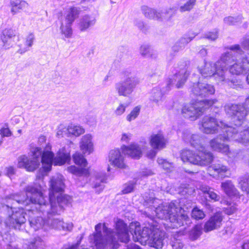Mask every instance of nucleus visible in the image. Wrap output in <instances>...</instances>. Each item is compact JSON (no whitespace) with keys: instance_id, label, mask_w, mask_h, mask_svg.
<instances>
[{"instance_id":"aec40b11","label":"nucleus","mask_w":249,"mask_h":249,"mask_svg":"<svg viewBox=\"0 0 249 249\" xmlns=\"http://www.w3.org/2000/svg\"><path fill=\"white\" fill-rule=\"evenodd\" d=\"M93 137L90 134H86L80 139L79 147L83 154L89 155L93 151Z\"/></svg>"},{"instance_id":"8fccbe9b","label":"nucleus","mask_w":249,"mask_h":249,"mask_svg":"<svg viewBox=\"0 0 249 249\" xmlns=\"http://www.w3.org/2000/svg\"><path fill=\"white\" fill-rule=\"evenodd\" d=\"M226 83L228 84L229 86L232 87L233 88H237L238 87H241L242 86L241 83V81L238 80H230L228 79H226L225 78V80L221 82H219V83Z\"/></svg>"},{"instance_id":"0e129e2a","label":"nucleus","mask_w":249,"mask_h":249,"mask_svg":"<svg viewBox=\"0 0 249 249\" xmlns=\"http://www.w3.org/2000/svg\"><path fill=\"white\" fill-rule=\"evenodd\" d=\"M105 180H106L105 176H103L102 177H99V178L96 177V182L95 183L94 187L95 188L101 187V189H103V187H102V185H101V183L104 182Z\"/></svg>"},{"instance_id":"774afa93","label":"nucleus","mask_w":249,"mask_h":249,"mask_svg":"<svg viewBox=\"0 0 249 249\" xmlns=\"http://www.w3.org/2000/svg\"><path fill=\"white\" fill-rule=\"evenodd\" d=\"M157 149H153L150 150L149 151H148L147 153V156L150 159H153L154 158L156 154H157V151H156Z\"/></svg>"},{"instance_id":"5fc2aeb1","label":"nucleus","mask_w":249,"mask_h":249,"mask_svg":"<svg viewBox=\"0 0 249 249\" xmlns=\"http://www.w3.org/2000/svg\"><path fill=\"white\" fill-rule=\"evenodd\" d=\"M127 106L124 104H120L114 111V113L117 116L122 115L125 111Z\"/></svg>"},{"instance_id":"72a5a7b5","label":"nucleus","mask_w":249,"mask_h":249,"mask_svg":"<svg viewBox=\"0 0 249 249\" xmlns=\"http://www.w3.org/2000/svg\"><path fill=\"white\" fill-rule=\"evenodd\" d=\"M71 25L72 24L61 19V26L60 27L61 33L66 37L70 38L72 35Z\"/></svg>"},{"instance_id":"473e14b6","label":"nucleus","mask_w":249,"mask_h":249,"mask_svg":"<svg viewBox=\"0 0 249 249\" xmlns=\"http://www.w3.org/2000/svg\"><path fill=\"white\" fill-rule=\"evenodd\" d=\"M194 37H183L178 39L176 41L172 47V49L175 52H178L190 42Z\"/></svg>"},{"instance_id":"09e8293b","label":"nucleus","mask_w":249,"mask_h":249,"mask_svg":"<svg viewBox=\"0 0 249 249\" xmlns=\"http://www.w3.org/2000/svg\"><path fill=\"white\" fill-rule=\"evenodd\" d=\"M170 245L172 249H182L184 246L181 240L175 237L171 240Z\"/></svg>"},{"instance_id":"680f3d73","label":"nucleus","mask_w":249,"mask_h":249,"mask_svg":"<svg viewBox=\"0 0 249 249\" xmlns=\"http://www.w3.org/2000/svg\"><path fill=\"white\" fill-rule=\"evenodd\" d=\"M237 211V208L235 205L228 207L224 209V212L228 215H231L235 213Z\"/></svg>"},{"instance_id":"6ab92c4d","label":"nucleus","mask_w":249,"mask_h":249,"mask_svg":"<svg viewBox=\"0 0 249 249\" xmlns=\"http://www.w3.org/2000/svg\"><path fill=\"white\" fill-rule=\"evenodd\" d=\"M223 216L221 213L217 212L211 216L204 226L205 232H209L220 228L222 225Z\"/></svg>"},{"instance_id":"1a4fd4ad","label":"nucleus","mask_w":249,"mask_h":249,"mask_svg":"<svg viewBox=\"0 0 249 249\" xmlns=\"http://www.w3.org/2000/svg\"><path fill=\"white\" fill-rule=\"evenodd\" d=\"M180 158L183 162H189L201 166L209 165L213 160V155L211 152H198L196 153L188 149L181 151Z\"/></svg>"},{"instance_id":"a878e982","label":"nucleus","mask_w":249,"mask_h":249,"mask_svg":"<svg viewBox=\"0 0 249 249\" xmlns=\"http://www.w3.org/2000/svg\"><path fill=\"white\" fill-rule=\"evenodd\" d=\"M216 62L213 63L212 62H206L203 67H199V71L201 74L204 77L213 76L215 78L216 73Z\"/></svg>"},{"instance_id":"f03ea898","label":"nucleus","mask_w":249,"mask_h":249,"mask_svg":"<svg viewBox=\"0 0 249 249\" xmlns=\"http://www.w3.org/2000/svg\"><path fill=\"white\" fill-rule=\"evenodd\" d=\"M114 232L111 229L106 226V223H98L95 227V232L90 236V240L98 249H103L106 246L110 245L112 248H118V240L124 243H127L129 240L126 224L120 219H114Z\"/></svg>"},{"instance_id":"4be33fe9","label":"nucleus","mask_w":249,"mask_h":249,"mask_svg":"<svg viewBox=\"0 0 249 249\" xmlns=\"http://www.w3.org/2000/svg\"><path fill=\"white\" fill-rule=\"evenodd\" d=\"M166 143L167 140L161 132L153 134L150 136V144L154 149H162L165 147Z\"/></svg>"},{"instance_id":"393cba45","label":"nucleus","mask_w":249,"mask_h":249,"mask_svg":"<svg viewBox=\"0 0 249 249\" xmlns=\"http://www.w3.org/2000/svg\"><path fill=\"white\" fill-rule=\"evenodd\" d=\"M11 11L16 14L21 11H26L29 9V4L24 0H11Z\"/></svg>"},{"instance_id":"423d86ee","label":"nucleus","mask_w":249,"mask_h":249,"mask_svg":"<svg viewBox=\"0 0 249 249\" xmlns=\"http://www.w3.org/2000/svg\"><path fill=\"white\" fill-rule=\"evenodd\" d=\"M232 128L234 129L229 131L226 136L216 137L210 142V145L213 150L221 152L230 158H233V156L230 150L229 146L222 143V141H234L243 144L249 142V127L243 130L239 126L236 128L232 126Z\"/></svg>"},{"instance_id":"ddd939ff","label":"nucleus","mask_w":249,"mask_h":249,"mask_svg":"<svg viewBox=\"0 0 249 249\" xmlns=\"http://www.w3.org/2000/svg\"><path fill=\"white\" fill-rule=\"evenodd\" d=\"M72 157L74 163L80 166V167L71 165L68 167V171L79 177L88 176L89 174V169L86 167L87 162L83 155L80 153L76 152L73 154Z\"/></svg>"},{"instance_id":"052dcab7","label":"nucleus","mask_w":249,"mask_h":249,"mask_svg":"<svg viewBox=\"0 0 249 249\" xmlns=\"http://www.w3.org/2000/svg\"><path fill=\"white\" fill-rule=\"evenodd\" d=\"M0 134L2 137H9L12 134V132L8 128L3 127L0 129Z\"/></svg>"},{"instance_id":"f704fd0d","label":"nucleus","mask_w":249,"mask_h":249,"mask_svg":"<svg viewBox=\"0 0 249 249\" xmlns=\"http://www.w3.org/2000/svg\"><path fill=\"white\" fill-rule=\"evenodd\" d=\"M140 53L144 57L156 58L157 53L153 49H151L150 46L143 44L140 47Z\"/></svg>"},{"instance_id":"338daca9","label":"nucleus","mask_w":249,"mask_h":249,"mask_svg":"<svg viewBox=\"0 0 249 249\" xmlns=\"http://www.w3.org/2000/svg\"><path fill=\"white\" fill-rule=\"evenodd\" d=\"M6 175L9 177L15 174L16 169L12 166H9L6 168Z\"/></svg>"},{"instance_id":"f257e3e1","label":"nucleus","mask_w":249,"mask_h":249,"mask_svg":"<svg viewBox=\"0 0 249 249\" xmlns=\"http://www.w3.org/2000/svg\"><path fill=\"white\" fill-rule=\"evenodd\" d=\"M44 174H38L36 176L34 185H28L24 188L27 194L31 196L28 198L27 195L23 193L11 194L5 197L6 204H0V209L2 211H9L13 209L16 203L28 205L31 202L36 205V209L43 213L48 214H59L63 208L70 203L71 198L66 195H63L65 185L64 178L62 175L53 177L50 181V187L51 190L50 195V204L48 203V198L43 195V191L46 185L43 180Z\"/></svg>"},{"instance_id":"37998d69","label":"nucleus","mask_w":249,"mask_h":249,"mask_svg":"<svg viewBox=\"0 0 249 249\" xmlns=\"http://www.w3.org/2000/svg\"><path fill=\"white\" fill-rule=\"evenodd\" d=\"M15 33L14 31L11 29H5L2 32V35L1 36V40L3 42V45L8 42L9 39L14 36Z\"/></svg>"},{"instance_id":"20e7f679","label":"nucleus","mask_w":249,"mask_h":249,"mask_svg":"<svg viewBox=\"0 0 249 249\" xmlns=\"http://www.w3.org/2000/svg\"><path fill=\"white\" fill-rule=\"evenodd\" d=\"M130 229L135 242H139L142 244H147L156 249L162 248L165 232L160 230L157 226L149 225L141 230L139 224H132L130 225Z\"/></svg>"},{"instance_id":"a18cd8bd","label":"nucleus","mask_w":249,"mask_h":249,"mask_svg":"<svg viewBox=\"0 0 249 249\" xmlns=\"http://www.w3.org/2000/svg\"><path fill=\"white\" fill-rule=\"evenodd\" d=\"M241 189L247 194L249 193V175H247L239 182Z\"/></svg>"},{"instance_id":"6e6552de","label":"nucleus","mask_w":249,"mask_h":249,"mask_svg":"<svg viewBox=\"0 0 249 249\" xmlns=\"http://www.w3.org/2000/svg\"><path fill=\"white\" fill-rule=\"evenodd\" d=\"M201 125L200 128L201 131L206 134H215L222 131L228 135L229 131L234 129L232 126L229 125L223 121H219L215 117L210 115L205 116L202 118ZM223 135L226 136L225 133ZM220 136H222L220 135L218 137L219 138Z\"/></svg>"},{"instance_id":"c85d7f7f","label":"nucleus","mask_w":249,"mask_h":249,"mask_svg":"<svg viewBox=\"0 0 249 249\" xmlns=\"http://www.w3.org/2000/svg\"><path fill=\"white\" fill-rule=\"evenodd\" d=\"M80 11V8L71 6L67 11L64 18L61 19L72 24L74 21L78 18Z\"/></svg>"},{"instance_id":"cd10ccee","label":"nucleus","mask_w":249,"mask_h":249,"mask_svg":"<svg viewBox=\"0 0 249 249\" xmlns=\"http://www.w3.org/2000/svg\"><path fill=\"white\" fill-rule=\"evenodd\" d=\"M124 151L125 154L136 159H139L142 155V149L137 144H132L126 147Z\"/></svg>"},{"instance_id":"bb28decb","label":"nucleus","mask_w":249,"mask_h":249,"mask_svg":"<svg viewBox=\"0 0 249 249\" xmlns=\"http://www.w3.org/2000/svg\"><path fill=\"white\" fill-rule=\"evenodd\" d=\"M70 159L69 153L66 151L64 147H63L57 152L56 156L53 160V164L54 165H62L69 161Z\"/></svg>"},{"instance_id":"f3484780","label":"nucleus","mask_w":249,"mask_h":249,"mask_svg":"<svg viewBox=\"0 0 249 249\" xmlns=\"http://www.w3.org/2000/svg\"><path fill=\"white\" fill-rule=\"evenodd\" d=\"M184 141L189 142L194 147L196 148L199 152H208L204 150L205 140L197 134H190L188 133H184L183 135Z\"/></svg>"},{"instance_id":"4d7b16f0","label":"nucleus","mask_w":249,"mask_h":249,"mask_svg":"<svg viewBox=\"0 0 249 249\" xmlns=\"http://www.w3.org/2000/svg\"><path fill=\"white\" fill-rule=\"evenodd\" d=\"M153 172L150 169H144L139 173L138 177L140 178L147 177L153 174Z\"/></svg>"},{"instance_id":"9d476101","label":"nucleus","mask_w":249,"mask_h":249,"mask_svg":"<svg viewBox=\"0 0 249 249\" xmlns=\"http://www.w3.org/2000/svg\"><path fill=\"white\" fill-rule=\"evenodd\" d=\"M225 110L227 114L231 117L232 123L237 127L242 124L249 114V108L240 104H227Z\"/></svg>"},{"instance_id":"c9c22d12","label":"nucleus","mask_w":249,"mask_h":249,"mask_svg":"<svg viewBox=\"0 0 249 249\" xmlns=\"http://www.w3.org/2000/svg\"><path fill=\"white\" fill-rule=\"evenodd\" d=\"M30 224L35 231L41 228L44 224V221L40 216H36V217H31L29 219Z\"/></svg>"},{"instance_id":"69168bd1","label":"nucleus","mask_w":249,"mask_h":249,"mask_svg":"<svg viewBox=\"0 0 249 249\" xmlns=\"http://www.w3.org/2000/svg\"><path fill=\"white\" fill-rule=\"evenodd\" d=\"M209 197L212 199L213 200L215 201H218L220 199V196L219 195L216 194L215 192H214L213 191H211L209 193Z\"/></svg>"},{"instance_id":"2eb2a0df","label":"nucleus","mask_w":249,"mask_h":249,"mask_svg":"<svg viewBox=\"0 0 249 249\" xmlns=\"http://www.w3.org/2000/svg\"><path fill=\"white\" fill-rule=\"evenodd\" d=\"M190 91L196 96L203 97L213 94L215 89L212 85L198 81L190 87Z\"/></svg>"},{"instance_id":"79ce46f5","label":"nucleus","mask_w":249,"mask_h":249,"mask_svg":"<svg viewBox=\"0 0 249 249\" xmlns=\"http://www.w3.org/2000/svg\"><path fill=\"white\" fill-rule=\"evenodd\" d=\"M69 124L67 126L61 124L58 126L56 136L58 138L63 137L65 136L69 137Z\"/></svg>"},{"instance_id":"603ef678","label":"nucleus","mask_w":249,"mask_h":249,"mask_svg":"<svg viewBox=\"0 0 249 249\" xmlns=\"http://www.w3.org/2000/svg\"><path fill=\"white\" fill-rule=\"evenodd\" d=\"M240 20L241 18L239 17H233L229 16L224 18V22L227 25H232L240 21Z\"/></svg>"},{"instance_id":"e2e57ef3","label":"nucleus","mask_w":249,"mask_h":249,"mask_svg":"<svg viewBox=\"0 0 249 249\" xmlns=\"http://www.w3.org/2000/svg\"><path fill=\"white\" fill-rule=\"evenodd\" d=\"M241 44L244 50H249V36L244 37L241 42Z\"/></svg>"},{"instance_id":"7ed1b4c3","label":"nucleus","mask_w":249,"mask_h":249,"mask_svg":"<svg viewBox=\"0 0 249 249\" xmlns=\"http://www.w3.org/2000/svg\"><path fill=\"white\" fill-rule=\"evenodd\" d=\"M50 149L49 144L46 146L43 152L40 148H33L31 151L32 158L29 159L25 155L19 156L18 159V166L24 168L28 171L33 172L39 167L41 161L45 171H50L54 158V154Z\"/></svg>"},{"instance_id":"f8f14e48","label":"nucleus","mask_w":249,"mask_h":249,"mask_svg":"<svg viewBox=\"0 0 249 249\" xmlns=\"http://www.w3.org/2000/svg\"><path fill=\"white\" fill-rule=\"evenodd\" d=\"M232 55L231 52L226 53L222 55L220 59L216 62L217 71L215 75V80L217 83L225 80L227 66H230L235 60Z\"/></svg>"},{"instance_id":"13d9d810","label":"nucleus","mask_w":249,"mask_h":249,"mask_svg":"<svg viewBox=\"0 0 249 249\" xmlns=\"http://www.w3.org/2000/svg\"><path fill=\"white\" fill-rule=\"evenodd\" d=\"M229 49L239 54H241L244 53L242 49L238 44L231 46L229 47Z\"/></svg>"},{"instance_id":"58836bf2","label":"nucleus","mask_w":249,"mask_h":249,"mask_svg":"<svg viewBox=\"0 0 249 249\" xmlns=\"http://www.w3.org/2000/svg\"><path fill=\"white\" fill-rule=\"evenodd\" d=\"M163 94L161 90L158 88H154L151 92L150 100L153 102L158 104L162 98Z\"/></svg>"},{"instance_id":"7c9ffc66","label":"nucleus","mask_w":249,"mask_h":249,"mask_svg":"<svg viewBox=\"0 0 249 249\" xmlns=\"http://www.w3.org/2000/svg\"><path fill=\"white\" fill-rule=\"evenodd\" d=\"M95 18L88 15L84 16L79 23V28L82 32L86 31L89 26L95 23Z\"/></svg>"},{"instance_id":"ea45409f","label":"nucleus","mask_w":249,"mask_h":249,"mask_svg":"<svg viewBox=\"0 0 249 249\" xmlns=\"http://www.w3.org/2000/svg\"><path fill=\"white\" fill-rule=\"evenodd\" d=\"M196 0H188L184 4L179 7L181 13L189 12L193 9L196 4Z\"/></svg>"},{"instance_id":"2f4dec72","label":"nucleus","mask_w":249,"mask_h":249,"mask_svg":"<svg viewBox=\"0 0 249 249\" xmlns=\"http://www.w3.org/2000/svg\"><path fill=\"white\" fill-rule=\"evenodd\" d=\"M69 130L70 137H78L85 132V128L83 126L74 124H69Z\"/></svg>"},{"instance_id":"412c9836","label":"nucleus","mask_w":249,"mask_h":249,"mask_svg":"<svg viewBox=\"0 0 249 249\" xmlns=\"http://www.w3.org/2000/svg\"><path fill=\"white\" fill-rule=\"evenodd\" d=\"M221 188L226 195L230 197H239L240 196L239 192L231 180L222 182L221 184Z\"/></svg>"},{"instance_id":"0eeeda50","label":"nucleus","mask_w":249,"mask_h":249,"mask_svg":"<svg viewBox=\"0 0 249 249\" xmlns=\"http://www.w3.org/2000/svg\"><path fill=\"white\" fill-rule=\"evenodd\" d=\"M217 102L216 99L203 100L195 104L185 105L181 109V114L185 118L191 121H195L201 116L207 108Z\"/></svg>"},{"instance_id":"9b49d317","label":"nucleus","mask_w":249,"mask_h":249,"mask_svg":"<svg viewBox=\"0 0 249 249\" xmlns=\"http://www.w3.org/2000/svg\"><path fill=\"white\" fill-rule=\"evenodd\" d=\"M140 82L138 77L132 74L127 75L123 80L115 84V90L118 95L127 97L133 92Z\"/></svg>"},{"instance_id":"bf43d9fd","label":"nucleus","mask_w":249,"mask_h":249,"mask_svg":"<svg viewBox=\"0 0 249 249\" xmlns=\"http://www.w3.org/2000/svg\"><path fill=\"white\" fill-rule=\"evenodd\" d=\"M134 24L142 32H145L147 30L144 23L141 20L136 19L134 20Z\"/></svg>"},{"instance_id":"864d4df0","label":"nucleus","mask_w":249,"mask_h":249,"mask_svg":"<svg viewBox=\"0 0 249 249\" xmlns=\"http://www.w3.org/2000/svg\"><path fill=\"white\" fill-rule=\"evenodd\" d=\"M177 8L176 7H171L167 8L165 12V15L168 19H171L174 16L177 12Z\"/></svg>"},{"instance_id":"4c0bfd02","label":"nucleus","mask_w":249,"mask_h":249,"mask_svg":"<svg viewBox=\"0 0 249 249\" xmlns=\"http://www.w3.org/2000/svg\"><path fill=\"white\" fill-rule=\"evenodd\" d=\"M157 162L167 172H170L174 169L173 163L161 158H158Z\"/></svg>"},{"instance_id":"a19ab883","label":"nucleus","mask_w":249,"mask_h":249,"mask_svg":"<svg viewBox=\"0 0 249 249\" xmlns=\"http://www.w3.org/2000/svg\"><path fill=\"white\" fill-rule=\"evenodd\" d=\"M202 233V228L200 225H196L190 232V239L194 241L196 240Z\"/></svg>"},{"instance_id":"5701e85b","label":"nucleus","mask_w":249,"mask_h":249,"mask_svg":"<svg viewBox=\"0 0 249 249\" xmlns=\"http://www.w3.org/2000/svg\"><path fill=\"white\" fill-rule=\"evenodd\" d=\"M189 74V72L186 69H182L178 73L173 76V78L171 79V83L168 84V86L170 85L171 83L173 84L174 82H177L176 87L178 89L181 88L186 82Z\"/></svg>"},{"instance_id":"39448f33","label":"nucleus","mask_w":249,"mask_h":249,"mask_svg":"<svg viewBox=\"0 0 249 249\" xmlns=\"http://www.w3.org/2000/svg\"><path fill=\"white\" fill-rule=\"evenodd\" d=\"M158 200L155 197H150L145 200V202L151 206L155 208V212L158 218L161 219L168 220L173 223V227H178L184 224V222L187 224L189 217L182 213L184 211L180 207H177L174 203L168 204L161 205L158 207L155 203Z\"/></svg>"},{"instance_id":"e433bc0d","label":"nucleus","mask_w":249,"mask_h":249,"mask_svg":"<svg viewBox=\"0 0 249 249\" xmlns=\"http://www.w3.org/2000/svg\"><path fill=\"white\" fill-rule=\"evenodd\" d=\"M228 168L221 163H215L209 167L210 171H214L218 175H223L224 173H225L228 171Z\"/></svg>"},{"instance_id":"c03bdc74","label":"nucleus","mask_w":249,"mask_h":249,"mask_svg":"<svg viewBox=\"0 0 249 249\" xmlns=\"http://www.w3.org/2000/svg\"><path fill=\"white\" fill-rule=\"evenodd\" d=\"M141 107L138 106L135 107L126 116V120L128 122H131L135 120L139 115Z\"/></svg>"},{"instance_id":"de8ad7c7","label":"nucleus","mask_w":249,"mask_h":249,"mask_svg":"<svg viewBox=\"0 0 249 249\" xmlns=\"http://www.w3.org/2000/svg\"><path fill=\"white\" fill-rule=\"evenodd\" d=\"M136 183V181H131L124 184L122 190L123 193L125 194L132 192L134 189Z\"/></svg>"},{"instance_id":"b1692460","label":"nucleus","mask_w":249,"mask_h":249,"mask_svg":"<svg viewBox=\"0 0 249 249\" xmlns=\"http://www.w3.org/2000/svg\"><path fill=\"white\" fill-rule=\"evenodd\" d=\"M47 224L52 228L57 229L59 230H63L66 231H71L73 227L72 223L66 224V226H64V222L58 218L52 217L49 218L47 220Z\"/></svg>"},{"instance_id":"3c124183","label":"nucleus","mask_w":249,"mask_h":249,"mask_svg":"<svg viewBox=\"0 0 249 249\" xmlns=\"http://www.w3.org/2000/svg\"><path fill=\"white\" fill-rule=\"evenodd\" d=\"M35 40V35L33 33H29L25 38V45L27 48L31 47Z\"/></svg>"},{"instance_id":"c756f323","label":"nucleus","mask_w":249,"mask_h":249,"mask_svg":"<svg viewBox=\"0 0 249 249\" xmlns=\"http://www.w3.org/2000/svg\"><path fill=\"white\" fill-rule=\"evenodd\" d=\"M142 11L144 16L148 18L160 19L162 18V13L147 6L142 7Z\"/></svg>"},{"instance_id":"4468645a","label":"nucleus","mask_w":249,"mask_h":249,"mask_svg":"<svg viewBox=\"0 0 249 249\" xmlns=\"http://www.w3.org/2000/svg\"><path fill=\"white\" fill-rule=\"evenodd\" d=\"M25 213L22 209L13 211V213L6 219L4 224L6 227L19 229L20 226L26 221Z\"/></svg>"},{"instance_id":"dca6fc26","label":"nucleus","mask_w":249,"mask_h":249,"mask_svg":"<svg viewBox=\"0 0 249 249\" xmlns=\"http://www.w3.org/2000/svg\"><path fill=\"white\" fill-rule=\"evenodd\" d=\"M230 66V72L236 75H239L243 73L244 72L249 71V53L243 57L242 58H239L234 60Z\"/></svg>"},{"instance_id":"6e6d98bb","label":"nucleus","mask_w":249,"mask_h":249,"mask_svg":"<svg viewBox=\"0 0 249 249\" xmlns=\"http://www.w3.org/2000/svg\"><path fill=\"white\" fill-rule=\"evenodd\" d=\"M218 36V31L215 30L212 32H210L206 35V37L212 40H215Z\"/></svg>"},{"instance_id":"49530a36","label":"nucleus","mask_w":249,"mask_h":249,"mask_svg":"<svg viewBox=\"0 0 249 249\" xmlns=\"http://www.w3.org/2000/svg\"><path fill=\"white\" fill-rule=\"evenodd\" d=\"M191 215L193 218L198 220L203 219L205 216V214L202 210L197 207H195L192 211Z\"/></svg>"},{"instance_id":"a211bd4d","label":"nucleus","mask_w":249,"mask_h":249,"mask_svg":"<svg viewBox=\"0 0 249 249\" xmlns=\"http://www.w3.org/2000/svg\"><path fill=\"white\" fill-rule=\"evenodd\" d=\"M108 161L110 164L115 167L121 169H125L127 167L123 155L118 149H113L110 151L108 155Z\"/></svg>"}]
</instances>
